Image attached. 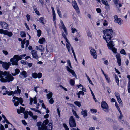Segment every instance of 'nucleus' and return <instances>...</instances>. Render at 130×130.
I'll return each instance as SVG.
<instances>
[{"label": "nucleus", "mask_w": 130, "mask_h": 130, "mask_svg": "<svg viewBox=\"0 0 130 130\" xmlns=\"http://www.w3.org/2000/svg\"><path fill=\"white\" fill-rule=\"evenodd\" d=\"M119 111L120 113V115L119 116V119H120V120H119L121 122V121L124 122L123 120H122V121H121V119H122V117H123L122 114V113L121 111Z\"/></svg>", "instance_id": "nucleus-24"}, {"label": "nucleus", "mask_w": 130, "mask_h": 130, "mask_svg": "<svg viewBox=\"0 0 130 130\" xmlns=\"http://www.w3.org/2000/svg\"><path fill=\"white\" fill-rule=\"evenodd\" d=\"M66 68L67 71L70 72L72 70V69H70V68L68 66H67L66 67Z\"/></svg>", "instance_id": "nucleus-49"}, {"label": "nucleus", "mask_w": 130, "mask_h": 130, "mask_svg": "<svg viewBox=\"0 0 130 130\" xmlns=\"http://www.w3.org/2000/svg\"><path fill=\"white\" fill-rule=\"evenodd\" d=\"M106 88H107V90L108 92L109 93H110L111 92V89L109 88V87H108V86H107Z\"/></svg>", "instance_id": "nucleus-47"}, {"label": "nucleus", "mask_w": 130, "mask_h": 130, "mask_svg": "<svg viewBox=\"0 0 130 130\" xmlns=\"http://www.w3.org/2000/svg\"><path fill=\"white\" fill-rule=\"evenodd\" d=\"M22 123L25 125H26L27 124V123L24 120H22Z\"/></svg>", "instance_id": "nucleus-52"}, {"label": "nucleus", "mask_w": 130, "mask_h": 130, "mask_svg": "<svg viewBox=\"0 0 130 130\" xmlns=\"http://www.w3.org/2000/svg\"><path fill=\"white\" fill-rule=\"evenodd\" d=\"M80 95H82L83 96L84 95V93L82 91H79L78 93Z\"/></svg>", "instance_id": "nucleus-56"}, {"label": "nucleus", "mask_w": 130, "mask_h": 130, "mask_svg": "<svg viewBox=\"0 0 130 130\" xmlns=\"http://www.w3.org/2000/svg\"><path fill=\"white\" fill-rule=\"evenodd\" d=\"M87 35L88 36V37H92V35L90 32H88L87 33Z\"/></svg>", "instance_id": "nucleus-63"}, {"label": "nucleus", "mask_w": 130, "mask_h": 130, "mask_svg": "<svg viewBox=\"0 0 130 130\" xmlns=\"http://www.w3.org/2000/svg\"><path fill=\"white\" fill-rule=\"evenodd\" d=\"M4 34L7 35L9 36H11L12 35V33L11 32H9L7 30H5Z\"/></svg>", "instance_id": "nucleus-17"}, {"label": "nucleus", "mask_w": 130, "mask_h": 130, "mask_svg": "<svg viewBox=\"0 0 130 130\" xmlns=\"http://www.w3.org/2000/svg\"><path fill=\"white\" fill-rule=\"evenodd\" d=\"M74 104H75L76 105L78 106L79 107H80L81 106V104L80 102L78 101H75L74 102Z\"/></svg>", "instance_id": "nucleus-27"}, {"label": "nucleus", "mask_w": 130, "mask_h": 130, "mask_svg": "<svg viewBox=\"0 0 130 130\" xmlns=\"http://www.w3.org/2000/svg\"><path fill=\"white\" fill-rule=\"evenodd\" d=\"M66 47L67 48L68 51H69V48L70 47H71V48L73 47L72 46H71V44L70 43H66Z\"/></svg>", "instance_id": "nucleus-22"}, {"label": "nucleus", "mask_w": 130, "mask_h": 130, "mask_svg": "<svg viewBox=\"0 0 130 130\" xmlns=\"http://www.w3.org/2000/svg\"><path fill=\"white\" fill-rule=\"evenodd\" d=\"M116 57L117 59H120V55L119 53H117L116 56Z\"/></svg>", "instance_id": "nucleus-38"}, {"label": "nucleus", "mask_w": 130, "mask_h": 130, "mask_svg": "<svg viewBox=\"0 0 130 130\" xmlns=\"http://www.w3.org/2000/svg\"><path fill=\"white\" fill-rule=\"evenodd\" d=\"M37 51L34 50H32L31 52L33 58H34L38 59L39 58L37 54Z\"/></svg>", "instance_id": "nucleus-11"}, {"label": "nucleus", "mask_w": 130, "mask_h": 130, "mask_svg": "<svg viewBox=\"0 0 130 130\" xmlns=\"http://www.w3.org/2000/svg\"><path fill=\"white\" fill-rule=\"evenodd\" d=\"M104 34L103 36V38L106 41L107 43V46L109 49L112 50L115 53H117V49L113 47L114 46L113 41L111 40L112 37V33L113 31L111 29H107L103 31Z\"/></svg>", "instance_id": "nucleus-1"}, {"label": "nucleus", "mask_w": 130, "mask_h": 130, "mask_svg": "<svg viewBox=\"0 0 130 130\" xmlns=\"http://www.w3.org/2000/svg\"><path fill=\"white\" fill-rule=\"evenodd\" d=\"M120 53L122 54H124L125 55H126V53L125 50L123 49H122L120 51Z\"/></svg>", "instance_id": "nucleus-25"}, {"label": "nucleus", "mask_w": 130, "mask_h": 130, "mask_svg": "<svg viewBox=\"0 0 130 130\" xmlns=\"http://www.w3.org/2000/svg\"><path fill=\"white\" fill-rule=\"evenodd\" d=\"M118 5H119V7H118L117 6V8H118V9L120 11V8H119V7L120 8V7H121L122 6V5L120 3H119L118 4Z\"/></svg>", "instance_id": "nucleus-57"}, {"label": "nucleus", "mask_w": 130, "mask_h": 130, "mask_svg": "<svg viewBox=\"0 0 130 130\" xmlns=\"http://www.w3.org/2000/svg\"><path fill=\"white\" fill-rule=\"evenodd\" d=\"M53 95V94L52 92H50L49 93L46 94V96L48 99L49 100L50 99L52 98Z\"/></svg>", "instance_id": "nucleus-19"}, {"label": "nucleus", "mask_w": 130, "mask_h": 130, "mask_svg": "<svg viewBox=\"0 0 130 130\" xmlns=\"http://www.w3.org/2000/svg\"><path fill=\"white\" fill-rule=\"evenodd\" d=\"M32 77L35 78H36L37 77V73H32Z\"/></svg>", "instance_id": "nucleus-31"}, {"label": "nucleus", "mask_w": 130, "mask_h": 130, "mask_svg": "<svg viewBox=\"0 0 130 130\" xmlns=\"http://www.w3.org/2000/svg\"><path fill=\"white\" fill-rule=\"evenodd\" d=\"M20 108L21 110V113H23V112L25 111V109L24 108H23L22 107H20Z\"/></svg>", "instance_id": "nucleus-41"}, {"label": "nucleus", "mask_w": 130, "mask_h": 130, "mask_svg": "<svg viewBox=\"0 0 130 130\" xmlns=\"http://www.w3.org/2000/svg\"><path fill=\"white\" fill-rule=\"evenodd\" d=\"M15 55H14L13 58H11L10 59V62H11V64L12 65H18V62L19 60L17 57H15Z\"/></svg>", "instance_id": "nucleus-7"}, {"label": "nucleus", "mask_w": 130, "mask_h": 130, "mask_svg": "<svg viewBox=\"0 0 130 130\" xmlns=\"http://www.w3.org/2000/svg\"><path fill=\"white\" fill-rule=\"evenodd\" d=\"M71 50L72 53H73V55L74 56V57H76L75 55V52L74 51V50L73 49V47L71 48Z\"/></svg>", "instance_id": "nucleus-50"}, {"label": "nucleus", "mask_w": 130, "mask_h": 130, "mask_svg": "<svg viewBox=\"0 0 130 130\" xmlns=\"http://www.w3.org/2000/svg\"><path fill=\"white\" fill-rule=\"evenodd\" d=\"M26 17L27 18V20L28 21H29L30 19V15L27 14L26 15Z\"/></svg>", "instance_id": "nucleus-59"}, {"label": "nucleus", "mask_w": 130, "mask_h": 130, "mask_svg": "<svg viewBox=\"0 0 130 130\" xmlns=\"http://www.w3.org/2000/svg\"><path fill=\"white\" fill-rule=\"evenodd\" d=\"M54 101L53 98H51L48 100L49 103L51 104H53L54 103Z\"/></svg>", "instance_id": "nucleus-28"}, {"label": "nucleus", "mask_w": 130, "mask_h": 130, "mask_svg": "<svg viewBox=\"0 0 130 130\" xmlns=\"http://www.w3.org/2000/svg\"><path fill=\"white\" fill-rule=\"evenodd\" d=\"M11 65L10 62H3L2 64L3 67L6 70L8 69L10 66Z\"/></svg>", "instance_id": "nucleus-10"}, {"label": "nucleus", "mask_w": 130, "mask_h": 130, "mask_svg": "<svg viewBox=\"0 0 130 130\" xmlns=\"http://www.w3.org/2000/svg\"><path fill=\"white\" fill-rule=\"evenodd\" d=\"M57 11L58 13V14H61V11H60L59 9L58 8H57Z\"/></svg>", "instance_id": "nucleus-61"}, {"label": "nucleus", "mask_w": 130, "mask_h": 130, "mask_svg": "<svg viewBox=\"0 0 130 130\" xmlns=\"http://www.w3.org/2000/svg\"><path fill=\"white\" fill-rule=\"evenodd\" d=\"M36 49L37 50H39L41 51V52H42L44 50V48L42 45H39L38 47L36 46Z\"/></svg>", "instance_id": "nucleus-18"}, {"label": "nucleus", "mask_w": 130, "mask_h": 130, "mask_svg": "<svg viewBox=\"0 0 130 130\" xmlns=\"http://www.w3.org/2000/svg\"><path fill=\"white\" fill-rule=\"evenodd\" d=\"M14 92V94H20L21 92V90L19 88L18 86H17V90H15Z\"/></svg>", "instance_id": "nucleus-16"}, {"label": "nucleus", "mask_w": 130, "mask_h": 130, "mask_svg": "<svg viewBox=\"0 0 130 130\" xmlns=\"http://www.w3.org/2000/svg\"><path fill=\"white\" fill-rule=\"evenodd\" d=\"M44 19V18L43 17H41L39 19V21L41 23L44 24V23L43 22V20Z\"/></svg>", "instance_id": "nucleus-35"}, {"label": "nucleus", "mask_w": 130, "mask_h": 130, "mask_svg": "<svg viewBox=\"0 0 130 130\" xmlns=\"http://www.w3.org/2000/svg\"><path fill=\"white\" fill-rule=\"evenodd\" d=\"M63 125L65 128V130L66 129H67L68 130L69 129V128H68V126L66 124H63Z\"/></svg>", "instance_id": "nucleus-44"}, {"label": "nucleus", "mask_w": 130, "mask_h": 130, "mask_svg": "<svg viewBox=\"0 0 130 130\" xmlns=\"http://www.w3.org/2000/svg\"><path fill=\"white\" fill-rule=\"evenodd\" d=\"M114 20L115 22L117 23L120 25H121L123 23V20L120 18H118V16L117 15H115L114 16Z\"/></svg>", "instance_id": "nucleus-9"}, {"label": "nucleus", "mask_w": 130, "mask_h": 130, "mask_svg": "<svg viewBox=\"0 0 130 130\" xmlns=\"http://www.w3.org/2000/svg\"><path fill=\"white\" fill-rule=\"evenodd\" d=\"M14 92L12 91H9V94H8V95L10 96L12 95L13 94H14Z\"/></svg>", "instance_id": "nucleus-43"}, {"label": "nucleus", "mask_w": 130, "mask_h": 130, "mask_svg": "<svg viewBox=\"0 0 130 130\" xmlns=\"http://www.w3.org/2000/svg\"><path fill=\"white\" fill-rule=\"evenodd\" d=\"M0 25L4 29H7L8 26V24L4 22H1L0 23Z\"/></svg>", "instance_id": "nucleus-13"}, {"label": "nucleus", "mask_w": 130, "mask_h": 130, "mask_svg": "<svg viewBox=\"0 0 130 130\" xmlns=\"http://www.w3.org/2000/svg\"><path fill=\"white\" fill-rule=\"evenodd\" d=\"M26 47L27 48L29 44V41L28 40H27L26 41Z\"/></svg>", "instance_id": "nucleus-51"}, {"label": "nucleus", "mask_w": 130, "mask_h": 130, "mask_svg": "<svg viewBox=\"0 0 130 130\" xmlns=\"http://www.w3.org/2000/svg\"><path fill=\"white\" fill-rule=\"evenodd\" d=\"M13 99L14 100H13L12 101L14 103V105L15 106H17L18 105L19 102L20 103H22L23 102L22 99L21 98H19L17 97L14 96Z\"/></svg>", "instance_id": "nucleus-4"}, {"label": "nucleus", "mask_w": 130, "mask_h": 130, "mask_svg": "<svg viewBox=\"0 0 130 130\" xmlns=\"http://www.w3.org/2000/svg\"><path fill=\"white\" fill-rule=\"evenodd\" d=\"M0 130H5L4 126L2 125L1 124L0 127Z\"/></svg>", "instance_id": "nucleus-55"}, {"label": "nucleus", "mask_w": 130, "mask_h": 130, "mask_svg": "<svg viewBox=\"0 0 130 130\" xmlns=\"http://www.w3.org/2000/svg\"><path fill=\"white\" fill-rule=\"evenodd\" d=\"M60 87H62L66 91H67V90L66 88L64 87H63L62 85H60Z\"/></svg>", "instance_id": "nucleus-60"}, {"label": "nucleus", "mask_w": 130, "mask_h": 130, "mask_svg": "<svg viewBox=\"0 0 130 130\" xmlns=\"http://www.w3.org/2000/svg\"><path fill=\"white\" fill-rule=\"evenodd\" d=\"M70 83L72 86H73L75 84V82L72 79H71L70 81Z\"/></svg>", "instance_id": "nucleus-32"}, {"label": "nucleus", "mask_w": 130, "mask_h": 130, "mask_svg": "<svg viewBox=\"0 0 130 130\" xmlns=\"http://www.w3.org/2000/svg\"><path fill=\"white\" fill-rule=\"evenodd\" d=\"M30 105H32V102L33 101V99L32 98H30Z\"/></svg>", "instance_id": "nucleus-45"}, {"label": "nucleus", "mask_w": 130, "mask_h": 130, "mask_svg": "<svg viewBox=\"0 0 130 130\" xmlns=\"http://www.w3.org/2000/svg\"><path fill=\"white\" fill-rule=\"evenodd\" d=\"M37 35L38 37H40L41 34V31L40 30H37Z\"/></svg>", "instance_id": "nucleus-30"}, {"label": "nucleus", "mask_w": 130, "mask_h": 130, "mask_svg": "<svg viewBox=\"0 0 130 130\" xmlns=\"http://www.w3.org/2000/svg\"><path fill=\"white\" fill-rule=\"evenodd\" d=\"M117 62L118 65L119 66H120L121 64V58L117 59Z\"/></svg>", "instance_id": "nucleus-39"}, {"label": "nucleus", "mask_w": 130, "mask_h": 130, "mask_svg": "<svg viewBox=\"0 0 130 130\" xmlns=\"http://www.w3.org/2000/svg\"><path fill=\"white\" fill-rule=\"evenodd\" d=\"M115 106L116 107V108H117V109L118 110V111H120V108L119 107L118 105L117 104L116 102L115 103Z\"/></svg>", "instance_id": "nucleus-40"}, {"label": "nucleus", "mask_w": 130, "mask_h": 130, "mask_svg": "<svg viewBox=\"0 0 130 130\" xmlns=\"http://www.w3.org/2000/svg\"><path fill=\"white\" fill-rule=\"evenodd\" d=\"M102 2L103 4L107 6L109 5V4L108 3L107 0H102Z\"/></svg>", "instance_id": "nucleus-21"}, {"label": "nucleus", "mask_w": 130, "mask_h": 130, "mask_svg": "<svg viewBox=\"0 0 130 130\" xmlns=\"http://www.w3.org/2000/svg\"><path fill=\"white\" fill-rule=\"evenodd\" d=\"M20 74L24 76V78H26L27 76V73L25 71H24L21 72Z\"/></svg>", "instance_id": "nucleus-20"}, {"label": "nucleus", "mask_w": 130, "mask_h": 130, "mask_svg": "<svg viewBox=\"0 0 130 130\" xmlns=\"http://www.w3.org/2000/svg\"><path fill=\"white\" fill-rule=\"evenodd\" d=\"M105 78L106 80L107 81V82L109 83H110V80L108 78V77L107 76V75H104Z\"/></svg>", "instance_id": "nucleus-36"}, {"label": "nucleus", "mask_w": 130, "mask_h": 130, "mask_svg": "<svg viewBox=\"0 0 130 130\" xmlns=\"http://www.w3.org/2000/svg\"><path fill=\"white\" fill-rule=\"evenodd\" d=\"M71 74H72V75L74 76L75 78H76L77 76L76 75V74L75 73L74 71L72 70L70 72Z\"/></svg>", "instance_id": "nucleus-29"}, {"label": "nucleus", "mask_w": 130, "mask_h": 130, "mask_svg": "<svg viewBox=\"0 0 130 130\" xmlns=\"http://www.w3.org/2000/svg\"><path fill=\"white\" fill-rule=\"evenodd\" d=\"M101 107L103 110L105 112H108L109 111L108 106L105 101L102 102Z\"/></svg>", "instance_id": "nucleus-6"}, {"label": "nucleus", "mask_w": 130, "mask_h": 130, "mask_svg": "<svg viewBox=\"0 0 130 130\" xmlns=\"http://www.w3.org/2000/svg\"><path fill=\"white\" fill-rule=\"evenodd\" d=\"M26 54L22 55L20 56L17 55H15V57H17L19 60H20L22 59V58L26 56Z\"/></svg>", "instance_id": "nucleus-14"}, {"label": "nucleus", "mask_w": 130, "mask_h": 130, "mask_svg": "<svg viewBox=\"0 0 130 130\" xmlns=\"http://www.w3.org/2000/svg\"><path fill=\"white\" fill-rule=\"evenodd\" d=\"M21 63L24 65L27 64V62L26 61L22 60L21 61Z\"/></svg>", "instance_id": "nucleus-42"}, {"label": "nucleus", "mask_w": 130, "mask_h": 130, "mask_svg": "<svg viewBox=\"0 0 130 130\" xmlns=\"http://www.w3.org/2000/svg\"><path fill=\"white\" fill-rule=\"evenodd\" d=\"M48 122V119H46L44 121L41 127H38V130H52V128L51 129H47V127L46 125L47 124Z\"/></svg>", "instance_id": "nucleus-3"}, {"label": "nucleus", "mask_w": 130, "mask_h": 130, "mask_svg": "<svg viewBox=\"0 0 130 130\" xmlns=\"http://www.w3.org/2000/svg\"><path fill=\"white\" fill-rule=\"evenodd\" d=\"M69 122L70 126L71 127H75L76 126L75 119L72 116L70 118Z\"/></svg>", "instance_id": "nucleus-5"}, {"label": "nucleus", "mask_w": 130, "mask_h": 130, "mask_svg": "<svg viewBox=\"0 0 130 130\" xmlns=\"http://www.w3.org/2000/svg\"><path fill=\"white\" fill-rule=\"evenodd\" d=\"M81 114L83 115L84 118H85L87 116V110H86L84 111L82 110L81 112Z\"/></svg>", "instance_id": "nucleus-15"}, {"label": "nucleus", "mask_w": 130, "mask_h": 130, "mask_svg": "<svg viewBox=\"0 0 130 130\" xmlns=\"http://www.w3.org/2000/svg\"><path fill=\"white\" fill-rule=\"evenodd\" d=\"M20 35L22 37H26V34L24 32H21L20 33Z\"/></svg>", "instance_id": "nucleus-26"}, {"label": "nucleus", "mask_w": 130, "mask_h": 130, "mask_svg": "<svg viewBox=\"0 0 130 130\" xmlns=\"http://www.w3.org/2000/svg\"><path fill=\"white\" fill-rule=\"evenodd\" d=\"M115 94L117 98H118V97H120V95H119V94L118 93V92H115Z\"/></svg>", "instance_id": "nucleus-54"}, {"label": "nucleus", "mask_w": 130, "mask_h": 130, "mask_svg": "<svg viewBox=\"0 0 130 130\" xmlns=\"http://www.w3.org/2000/svg\"><path fill=\"white\" fill-rule=\"evenodd\" d=\"M104 64L107 65L108 64V62L107 60L105 61L104 62Z\"/></svg>", "instance_id": "nucleus-62"}, {"label": "nucleus", "mask_w": 130, "mask_h": 130, "mask_svg": "<svg viewBox=\"0 0 130 130\" xmlns=\"http://www.w3.org/2000/svg\"><path fill=\"white\" fill-rule=\"evenodd\" d=\"M45 39L44 38H42L40 39L39 40V42L41 44H42L43 42L45 41Z\"/></svg>", "instance_id": "nucleus-23"}, {"label": "nucleus", "mask_w": 130, "mask_h": 130, "mask_svg": "<svg viewBox=\"0 0 130 130\" xmlns=\"http://www.w3.org/2000/svg\"><path fill=\"white\" fill-rule=\"evenodd\" d=\"M128 92L129 93H130V83H128Z\"/></svg>", "instance_id": "nucleus-64"}, {"label": "nucleus", "mask_w": 130, "mask_h": 130, "mask_svg": "<svg viewBox=\"0 0 130 130\" xmlns=\"http://www.w3.org/2000/svg\"><path fill=\"white\" fill-rule=\"evenodd\" d=\"M33 101L34 100V104H36L37 103V99L36 97H34L33 99Z\"/></svg>", "instance_id": "nucleus-48"}, {"label": "nucleus", "mask_w": 130, "mask_h": 130, "mask_svg": "<svg viewBox=\"0 0 130 130\" xmlns=\"http://www.w3.org/2000/svg\"><path fill=\"white\" fill-rule=\"evenodd\" d=\"M90 52L92 55L93 56V57L95 59L97 58V56L96 54V51L94 49H91L90 50Z\"/></svg>", "instance_id": "nucleus-12"}, {"label": "nucleus", "mask_w": 130, "mask_h": 130, "mask_svg": "<svg viewBox=\"0 0 130 130\" xmlns=\"http://www.w3.org/2000/svg\"><path fill=\"white\" fill-rule=\"evenodd\" d=\"M117 98L118 101L120 104H122V102L120 97H118Z\"/></svg>", "instance_id": "nucleus-33"}, {"label": "nucleus", "mask_w": 130, "mask_h": 130, "mask_svg": "<svg viewBox=\"0 0 130 130\" xmlns=\"http://www.w3.org/2000/svg\"><path fill=\"white\" fill-rule=\"evenodd\" d=\"M3 53L5 55H7L8 54V52L7 51L3 50L2 51Z\"/></svg>", "instance_id": "nucleus-46"}, {"label": "nucleus", "mask_w": 130, "mask_h": 130, "mask_svg": "<svg viewBox=\"0 0 130 130\" xmlns=\"http://www.w3.org/2000/svg\"><path fill=\"white\" fill-rule=\"evenodd\" d=\"M0 81L2 82H9L12 81L14 79L13 77L9 72L6 71L4 72L0 71Z\"/></svg>", "instance_id": "nucleus-2"}, {"label": "nucleus", "mask_w": 130, "mask_h": 130, "mask_svg": "<svg viewBox=\"0 0 130 130\" xmlns=\"http://www.w3.org/2000/svg\"><path fill=\"white\" fill-rule=\"evenodd\" d=\"M41 122H38L37 124V126L39 127L41 125Z\"/></svg>", "instance_id": "nucleus-58"}, {"label": "nucleus", "mask_w": 130, "mask_h": 130, "mask_svg": "<svg viewBox=\"0 0 130 130\" xmlns=\"http://www.w3.org/2000/svg\"><path fill=\"white\" fill-rule=\"evenodd\" d=\"M114 2V3L116 6L118 5V4L119 0H113Z\"/></svg>", "instance_id": "nucleus-53"}, {"label": "nucleus", "mask_w": 130, "mask_h": 130, "mask_svg": "<svg viewBox=\"0 0 130 130\" xmlns=\"http://www.w3.org/2000/svg\"><path fill=\"white\" fill-rule=\"evenodd\" d=\"M15 73L17 75L20 72V71L18 69H17L15 70Z\"/></svg>", "instance_id": "nucleus-37"}, {"label": "nucleus", "mask_w": 130, "mask_h": 130, "mask_svg": "<svg viewBox=\"0 0 130 130\" xmlns=\"http://www.w3.org/2000/svg\"><path fill=\"white\" fill-rule=\"evenodd\" d=\"M37 74V77H38L39 78H41L42 76V74L41 73H39Z\"/></svg>", "instance_id": "nucleus-34"}, {"label": "nucleus", "mask_w": 130, "mask_h": 130, "mask_svg": "<svg viewBox=\"0 0 130 130\" xmlns=\"http://www.w3.org/2000/svg\"><path fill=\"white\" fill-rule=\"evenodd\" d=\"M72 5L73 8L75 9L77 12L79 13L80 12L78 7L77 5V3L75 1H72Z\"/></svg>", "instance_id": "nucleus-8"}]
</instances>
